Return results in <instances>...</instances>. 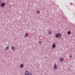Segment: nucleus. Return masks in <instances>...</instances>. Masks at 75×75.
I'll return each instance as SVG.
<instances>
[{"instance_id":"nucleus-10","label":"nucleus","mask_w":75,"mask_h":75,"mask_svg":"<svg viewBox=\"0 0 75 75\" xmlns=\"http://www.w3.org/2000/svg\"><path fill=\"white\" fill-rule=\"evenodd\" d=\"M12 50H13V51H14V46H12L11 48Z\"/></svg>"},{"instance_id":"nucleus-12","label":"nucleus","mask_w":75,"mask_h":75,"mask_svg":"<svg viewBox=\"0 0 75 75\" xmlns=\"http://www.w3.org/2000/svg\"><path fill=\"white\" fill-rule=\"evenodd\" d=\"M68 34L69 35V34H71V32H70V31H69L68 32Z\"/></svg>"},{"instance_id":"nucleus-5","label":"nucleus","mask_w":75,"mask_h":75,"mask_svg":"<svg viewBox=\"0 0 75 75\" xmlns=\"http://www.w3.org/2000/svg\"><path fill=\"white\" fill-rule=\"evenodd\" d=\"M59 60L60 62H63L64 61V59L62 57H61L59 58Z\"/></svg>"},{"instance_id":"nucleus-9","label":"nucleus","mask_w":75,"mask_h":75,"mask_svg":"<svg viewBox=\"0 0 75 75\" xmlns=\"http://www.w3.org/2000/svg\"><path fill=\"white\" fill-rule=\"evenodd\" d=\"M8 49H9V47H8V46L6 47L5 48V50H8Z\"/></svg>"},{"instance_id":"nucleus-1","label":"nucleus","mask_w":75,"mask_h":75,"mask_svg":"<svg viewBox=\"0 0 75 75\" xmlns=\"http://www.w3.org/2000/svg\"><path fill=\"white\" fill-rule=\"evenodd\" d=\"M30 73L29 71L27 70L25 72V75H30Z\"/></svg>"},{"instance_id":"nucleus-7","label":"nucleus","mask_w":75,"mask_h":75,"mask_svg":"<svg viewBox=\"0 0 75 75\" xmlns=\"http://www.w3.org/2000/svg\"><path fill=\"white\" fill-rule=\"evenodd\" d=\"M48 33L49 34H52V32H51V30H49L48 31Z\"/></svg>"},{"instance_id":"nucleus-6","label":"nucleus","mask_w":75,"mask_h":75,"mask_svg":"<svg viewBox=\"0 0 75 75\" xmlns=\"http://www.w3.org/2000/svg\"><path fill=\"white\" fill-rule=\"evenodd\" d=\"M4 5H5V3H2L1 4V7H4Z\"/></svg>"},{"instance_id":"nucleus-17","label":"nucleus","mask_w":75,"mask_h":75,"mask_svg":"<svg viewBox=\"0 0 75 75\" xmlns=\"http://www.w3.org/2000/svg\"><path fill=\"white\" fill-rule=\"evenodd\" d=\"M70 4L71 5H72V4Z\"/></svg>"},{"instance_id":"nucleus-18","label":"nucleus","mask_w":75,"mask_h":75,"mask_svg":"<svg viewBox=\"0 0 75 75\" xmlns=\"http://www.w3.org/2000/svg\"><path fill=\"white\" fill-rule=\"evenodd\" d=\"M0 3H1V1H0Z\"/></svg>"},{"instance_id":"nucleus-15","label":"nucleus","mask_w":75,"mask_h":75,"mask_svg":"<svg viewBox=\"0 0 75 75\" xmlns=\"http://www.w3.org/2000/svg\"><path fill=\"white\" fill-rule=\"evenodd\" d=\"M70 57L72 58V56H70Z\"/></svg>"},{"instance_id":"nucleus-2","label":"nucleus","mask_w":75,"mask_h":75,"mask_svg":"<svg viewBox=\"0 0 75 75\" xmlns=\"http://www.w3.org/2000/svg\"><path fill=\"white\" fill-rule=\"evenodd\" d=\"M61 36V35L60 33H58L56 35V38H58V37H60Z\"/></svg>"},{"instance_id":"nucleus-8","label":"nucleus","mask_w":75,"mask_h":75,"mask_svg":"<svg viewBox=\"0 0 75 75\" xmlns=\"http://www.w3.org/2000/svg\"><path fill=\"white\" fill-rule=\"evenodd\" d=\"M23 67H24V65H23V64H21L20 65L21 68H23Z\"/></svg>"},{"instance_id":"nucleus-16","label":"nucleus","mask_w":75,"mask_h":75,"mask_svg":"<svg viewBox=\"0 0 75 75\" xmlns=\"http://www.w3.org/2000/svg\"><path fill=\"white\" fill-rule=\"evenodd\" d=\"M40 43H41V42H39Z\"/></svg>"},{"instance_id":"nucleus-3","label":"nucleus","mask_w":75,"mask_h":75,"mask_svg":"<svg viewBox=\"0 0 75 75\" xmlns=\"http://www.w3.org/2000/svg\"><path fill=\"white\" fill-rule=\"evenodd\" d=\"M53 68L54 70H57V67L56 64L54 65Z\"/></svg>"},{"instance_id":"nucleus-11","label":"nucleus","mask_w":75,"mask_h":75,"mask_svg":"<svg viewBox=\"0 0 75 75\" xmlns=\"http://www.w3.org/2000/svg\"><path fill=\"white\" fill-rule=\"evenodd\" d=\"M27 36H28V33H26L25 34V37H27Z\"/></svg>"},{"instance_id":"nucleus-14","label":"nucleus","mask_w":75,"mask_h":75,"mask_svg":"<svg viewBox=\"0 0 75 75\" xmlns=\"http://www.w3.org/2000/svg\"><path fill=\"white\" fill-rule=\"evenodd\" d=\"M30 75H33V74H32V73H30Z\"/></svg>"},{"instance_id":"nucleus-4","label":"nucleus","mask_w":75,"mask_h":75,"mask_svg":"<svg viewBox=\"0 0 75 75\" xmlns=\"http://www.w3.org/2000/svg\"><path fill=\"white\" fill-rule=\"evenodd\" d=\"M52 47L53 48H55L56 47V45L55 43H53V45H52Z\"/></svg>"},{"instance_id":"nucleus-13","label":"nucleus","mask_w":75,"mask_h":75,"mask_svg":"<svg viewBox=\"0 0 75 75\" xmlns=\"http://www.w3.org/2000/svg\"><path fill=\"white\" fill-rule=\"evenodd\" d=\"M40 12V11H38V14H39Z\"/></svg>"}]
</instances>
